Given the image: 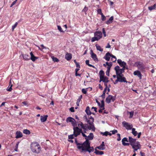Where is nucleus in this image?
Listing matches in <instances>:
<instances>
[{
	"label": "nucleus",
	"mask_w": 156,
	"mask_h": 156,
	"mask_svg": "<svg viewBox=\"0 0 156 156\" xmlns=\"http://www.w3.org/2000/svg\"><path fill=\"white\" fill-rule=\"evenodd\" d=\"M88 119L87 118V116L85 115L83 117V120L84 121L87 122L89 125H88V124H84L82 122L80 121L78 122V126L85 130L88 129L89 130H92L93 131H95V128L93 123L94 118L91 116H88Z\"/></svg>",
	"instance_id": "obj_1"
},
{
	"label": "nucleus",
	"mask_w": 156,
	"mask_h": 156,
	"mask_svg": "<svg viewBox=\"0 0 156 156\" xmlns=\"http://www.w3.org/2000/svg\"><path fill=\"white\" fill-rule=\"evenodd\" d=\"M90 141L87 140L80 145L78 146V149L81 150V152L87 151L90 153L94 151V148L93 147L90 146Z\"/></svg>",
	"instance_id": "obj_2"
},
{
	"label": "nucleus",
	"mask_w": 156,
	"mask_h": 156,
	"mask_svg": "<svg viewBox=\"0 0 156 156\" xmlns=\"http://www.w3.org/2000/svg\"><path fill=\"white\" fill-rule=\"evenodd\" d=\"M136 139H133L131 136L129 137V141L130 143V144L135 151H137L140 149L141 145L138 141L136 142Z\"/></svg>",
	"instance_id": "obj_3"
},
{
	"label": "nucleus",
	"mask_w": 156,
	"mask_h": 156,
	"mask_svg": "<svg viewBox=\"0 0 156 156\" xmlns=\"http://www.w3.org/2000/svg\"><path fill=\"white\" fill-rule=\"evenodd\" d=\"M30 148L31 151L36 153H39L41 151V147L37 142L32 143L31 144Z\"/></svg>",
	"instance_id": "obj_4"
},
{
	"label": "nucleus",
	"mask_w": 156,
	"mask_h": 156,
	"mask_svg": "<svg viewBox=\"0 0 156 156\" xmlns=\"http://www.w3.org/2000/svg\"><path fill=\"white\" fill-rule=\"evenodd\" d=\"M135 64L137 67L138 69L140 71H143L145 69V66L142 62L138 61L135 62Z\"/></svg>",
	"instance_id": "obj_5"
},
{
	"label": "nucleus",
	"mask_w": 156,
	"mask_h": 156,
	"mask_svg": "<svg viewBox=\"0 0 156 156\" xmlns=\"http://www.w3.org/2000/svg\"><path fill=\"white\" fill-rule=\"evenodd\" d=\"M73 129L74 135L75 137L80 135L81 133L82 132V129L79 128L77 126L74 127Z\"/></svg>",
	"instance_id": "obj_6"
},
{
	"label": "nucleus",
	"mask_w": 156,
	"mask_h": 156,
	"mask_svg": "<svg viewBox=\"0 0 156 156\" xmlns=\"http://www.w3.org/2000/svg\"><path fill=\"white\" fill-rule=\"evenodd\" d=\"M115 100V96H113L111 95H109L106 98L105 100V101L107 103L109 104L110 103L111 101L114 102Z\"/></svg>",
	"instance_id": "obj_7"
},
{
	"label": "nucleus",
	"mask_w": 156,
	"mask_h": 156,
	"mask_svg": "<svg viewBox=\"0 0 156 156\" xmlns=\"http://www.w3.org/2000/svg\"><path fill=\"white\" fill-rule=\"evenodd\" d=\"M67 122H71L72 126L74 127L77 126L76 122L74 119L71 117H68L66 119Z\"/></svg>",
	"instance_id": "obj_8"
},
{
	"label": "nucleus",
	"mask_w": 156,
	"mask_h": 156,
	"mask_svg": "<svg viewBox=\"0 0 156 156\" xmlns=\"http://www.w3.org/2000/svg\"><path fill=\"white\" fill-rule=\"evenodd\" d=\"M117 79H118L119 82L127 83V81H126V78L123 76V75H121L119 74L118 76H117Z\"/></svg>",
	"instance_id": "obj_9"
},
{
	"label": "nucleus",
	"mask_w": 156,
	"mask_h": 156,
	"mask_svg": "<svg viewBox=\"0 0 156 156\" xmlns=\"http://www.w3.org/2000/svg\"><path fill=\"white\" fill-rule=\"evenodd\" d=\"M122 124L123 126L126 128L127 130L131 129L133 126L132 125H130L129 123L125 121L122 122Z\"/></svg>",
	"instance_id": "obj_10"
},
{
	"label": "nucleus",
	"mask_w": 156,
	"mask_h": 156,
	"mask_svg": "<svg viewBox=\"0 0 156 156\" xmlns=\"http://www.w3.org/2000/svg\"><path fill=\"white\" fill-rule=\"evenodd\" d=\"M115 71L116 76L119 74L120 75H123L122 73L123 72L121 70L119 66H117L115 67Z\"/></svg>",
	"instance_id": "obj_11"
},
{
	"label": "nucleus",
	"mask_w": 156,
	"mask_h": 156,
	"mask_svg": "<svg viewBox=\"0 0 156 156\" xmlns=\"http://www.w3.org/2000/svg\"><path fill=\"white\" fill-rule=\"evenodd\" d=\"M90 54L91 55V57L93 58V59L94 61H98V60L97 57V56L94 53H93V51L92 50H90Z\"/></svg>",
	"instance_id": "obj_12"
},
{
	"label": "nucleus",
	"mask_w": 156,
	"mask_h": 156,
	"mask_svg": "<svg viewBox=\"0 0 156 156\" xmlns=\"http://www.w3.org/2000/svg\"><path fill=\"white\" fill-rule=\"evenodd\" d=\"M94 36L97 37L99 39H100L102 36V34L101 31H96L94 33Z\"/></svg>",
	"instance_id": "obj_13"
},
{
	"label": "nucleus",
	"mask_w": 156,
	"mask_h": 156,
	"mask_svg": "<svg viewBox=\"0 0 156 156\" xmlns=\"http://www.w3.org/2000/svg\"><path fill=\"white\" fill-rule=\"evenodd\" d=\"M133 74L135 76H137L140 80L142 79V74H141L140 71L139 70H136L134 71Z\"/></svg>",
	"instance_id": "obj_14"
},
{
	"label": "nucleus",
	"mask_w": 156,
	"mask_h": 156,
	"mask_svg": "<svg viewBox=\"0 0 156 156\" xmlns=\"http://www.w3.org/2000/svg\"><path fill=\"white\" fill-rule=\"evenodd\" d=\"M117 62L121 67H123V66H126V62L124 61H122V60L120 59H118L117 60Z\"/></svg>",
	"instance_id": "obj_15"
},
{
	"label": "nucleus",
	"mask_w": 156,
	"mask_h": 156,
	"mask_svg": "<svg viewBox=\"0 0 156 156\" xmlns=\"http://www.w3.org/2000/svg\"><path fill=\"white\" fill-rule=\"evenodd\" d=\"M30 55L31 56L30 59L33 62L35 61L38 58V57H36L34 55L32 52H31L30 53Z\"/></svg>",
	"instance_id": "obj_16"
},
{
	"label": "nucleus",
	"mask_w": 156,
	"mask_h": 156,
	"mask_svg": "<svg viewBox=\"0 0 156 156\" xmlns=\"http://www.w3.org/2000/svg\"><path fill=\"white\" fill-rule=\"evenodd\" d=\"M111 54L109 52H107L104 57L105 58L106 61H109L111 57Z\"/></svg>",
	"instance_id": "obj_17"
},
{
	"label": "nucleus",
	"mask_w": 156,
	"mask_h": 156,
	"mask_svg": "<svg viewBox=\"0 0 156 156\" xmlns=\"http://www.w3.org/2000/svg\"><path fill=\"white\" fill-rule=\"evenodd\" d=\"M16 138L17 139L21 138L23 136L22 133L19 131H17L16 132Z\"/></svg>",
	"instance_id": "obj_18"
},
{
	"label": "nucleus",
	"mask_w": 156,
	"mask_h": 156,
	"mask_svg": "<svg viewBox=\"0 0 156 156\" xmlns=\"http://www.w3.org/2000/svg\"><path fill=\"white\" fill-rule=\"evenodd\" d=\"M94 135L93 133H90L89 135L87 136V138H85V139L86 140H87L88 141H89V140H91L93 139L94 138Z\"/></svg>",
	"instance_id": "obj_19"
},
{
	"label": "nucleus",
	"mask_w": 156,
	"mask_h": 156,
	"mask_svg": "<svg viewBox=\"0 0 156 156\" xmlns=\"http://www.w3.org/2000/svg\"><path fill=\"white\" fill-rule=\"evenodd\" d=\"M48 116L47 115L41 116L40 120L41 122H45L47 119Z\"/></svg>",
	"instance_id": "obj_20"
},
{
	"label": "nucleus",
	"mask_w": 156,
	"mask_h": 156,
	"mask_svg": "<svg viewBox=\"0 0 156 156\" xmlns=\"http://www.w3.org/2000/svg\"><path fill=\"white\" fill-rule=\"evenodd\" d=\"M65 58L68 61L70 60L72 58V55L71 53L67 52L65 55Z\"/></svg>",
	"instance_id": "obj_21"
},
{
	"label": "nucleus",
	"mask_w": 156,
	"mask_h": 156,
	"mask_svg": "<svg viewBox=\"0 0 156 156\" xmlns=\"http://www.w3.org/2000/svg\"><path fill=\"white\" fill-rule=\"evenodd\" d=\"M85 111L87 114L88 115L87 117L88 119V116H90V115L91 114V112L90 111V107L89 106H87Z\"/></svg>",
	"instance_id": "obj_22"
},
{
	"label": "nucleus",
	"mask_w": 156,
	"mask_h": 156,
	"mask_svg": "<svg viewBox=\"0 0 156 156\" xmlns=\"http://www.w3.org/2000/svg\"><path fill=\"white\" fill-rule=\"evenodd\" d=\"M96 148H98V149L100 150H104L105 149V145L104 144V142H102L101 145L98 147H97Z\"/></svg>",
	"instance_id": "obj_23"
},
{
	"label": "nucleus",
	"mask_w": 156,
	"mask_h": 156,
	"mask_svg": "<svg viewBox=\"0 0 156 156\" xmlns=\"http://www.w3.org/2000/svg\"><path fill=\"white\" fill-rule=\"evenodd\" d=\"M12 83L11 80H10L9 82V85L7 88L6 90L9 91H11L12 90Z\"/></svg>",
	"instance_id": "obj_24"
},
{
	"label": "nucleus",
	"mask_w": 156,
	"mask_h": 156,
	"mask_svg": "<svg viewBox=\"0 0 156 156\" xmlns=\"http://www.w3.org/2000/svg\"><path fill=\"white\" fill-rule=\"evenodd\" d=\"M22 55L25 60L27 61L30 59V56L28 55L22 54Z\"/></svg>",
	"instance_id": "obj_25"
},
{
	"label": "nucleus",
	"mask_w": 156,
	"mask_h": 156,
	"mask_svg": "<svg viewBox=\"0 0 156 156\" xmlns=\"http://www.w3.org/2000/svg\"><path fill=\"white\" fill-rule=\"evenodd\" d=\"M94 153L97 154L99 155H102L104 154L103 151L98 150L96 149V148H95Z\"/></svg>",
	"instance_id": "obj_26"
},
{
	"label": "nucleus",
	"mask_w": 156,
	"mask_h": 156,
	"mask_svg": "<svg viewBox=\"0 0 156 156\" xmlns=\"http://www.w3.org/2000/svg\"><path fill=\"white\" fill-rule=\"evenodd\" d=\"M101 134L102 135L106 136H107L108 135L111 136L112 135L111 133L108 131H106L105 132H101Z\"/></svg>",
	"instance_id": "obj_27"
},
{
	"label": "nucleus",
	"mask_w": 156,
	"mask_h": 156,
	"mask_svg": "<svg viewBox=\"0 0 156 156\" xmlns=\"http://www.w3.org/2000/svg\"><path fill=\"white\" fill-rule=\"evenodd\" d=\"M113 16H112L111 17H110V18L106 22V23L107 24H109L110 23H112V21L113 20Z\"/></svg>",
	"instance_id": "obj_28"
},
{
	"label": "nucleus",
	"mask_w": 156,
	"mask_h": 156,
	"mask_svg": "<svg viewBox=\"0 0 156 156\" xmlns=\"http://www.w3.org/2000/svg\"><path fill=\"white\" fill-rule=\"evenodd\" d=\"M106 79H107V77L105 76H104L100 79L99 82H100L102 81L103 82L105 83V82Z\"/></svg>",
	"instance_id": "obj_29"
},
{
	"label": "nucleus",
	"mask_w": 156,
	"mask_h": 156,
	"mask_svg": "<svg viewBox=\"0 0 156 156\" xmlns=\"http://www.w3.org/2000/svg\"><path fill=\"white\" fill-rule=\"evenodd\" d=\"M106 64L108 66L107 67V69H108V70H110V68L112 65V62H110V63H108V62H106Z\"/></svg>",
	"instance_id": "obj_30"
},
{
	"label": "nucleus",
	"mask_w": 156,
	"mask_h": 156,
	"mask_svg": "<svg viewBox=\"0 0 156 156\" xmlns=\"http://www.w3.org/2000/svg\"><path fill=\"white\" fill-rule=\"evenodd\" d=\"M95 46L97 49L98 50L100 51H103V49L101 48L100 45H98V44H96Z\"/></svg>",
	"instance_id": "obj_31"
},
{
	"label": "nucleus",
	"mask_w": 156,
	"mask_h": 156,
	"mask_svg": "<svg viewBox=\"0 0 156 156\" xmlns=\"http://www.w3.org/2000/svg\"><path fill=\"white\" fill-rule=\"evenodd\" d=\"M156 4H154L152 6H150L148 7V9L150 11H151V10H154V9H155V8H156Z\"/></svg>",
	"instance_id": "obj_32"
},
{
	"label": "nucleus",
	"mask_w": 156,
	"mask_h": 156,
	"mask_svg": "<svg viewBox=\"0 0 156 156\" xmlns=\"http://www.w3.org/2000/svg\"><path fill=\"white\" fill-rule=\"evenodd\" d=\"M105 73L104 71L102 70H101L99 72V75L100 76V79L101 78H102V77L104 76Z\"/></svg>",
	"instance_id": "obj_33"
},
{
	"label": "nucleus",
	"mask_w": 156,
	"mask_h": 156,
	"mask_svg": "<svg viewBox=\"0 0 156 156\" xmlns=\"http://www.w3.org/2000/svg\"><path fill=\"white\" fill-rule=\"evenodd\" d=\"M110 57H112V61H113V62H115L116 61V57L111 54Z\"/></svg>",
	"instance_id": "obj_34"
},
{
	"label": "nucleus",
	"mask_w": 156,
	"mask_h": 156,
	"mask_svg": "<svg viewBox=\"0 0 156 156\" xmlns=\"http://www.w3.org/2000/svg\"><path fill=\"white\" fill-rule=\"evenodd\" d=\"M86 64L87 65H88V66L90 67H91L94 68H95V67L91 64H89V60H87L86 61Z\"/></svg>",
	"instance_id": "obj_35"
},
{
	"label": "nucleus",
	"mask_w": 156,
	"mask_h": 156,
	"mask_svg": "<svg viewBox=\"0 0 156 156\" xmlns=\"http://www.w3.org/2000/svg\"><path fill=\"white\" fill-rule=\"evenodd\" d=\"M100 107V108H102V109H105L104 108V103L103 100H102L101 101V104H100V106H99Z\"/></svg>",
	"instance_id": "obj_36"
},
{
	"label": "nucleus",
	"mask_w": 156,
	"mask_h": 156,
	"mask_svg": "<svg viewBox=\"0 0 156 156\" xmlns=\"http://www.w3.org/2000/svg\"><path fill=\"white\" fill-rule=\"evenodd\" d=\"M23 132L24 133L27 135H29L30 133V131L27 129H24L23 130Z\"/></svg>",
	"instance_id": "obj_37"
},
{
	"label": "nucleus",
	"mask_w": 156,
	"mask_h": 156,
	"mask_svg": "<svg viewBox=\"0 0 156 156\" xmlns=\"http://www.w3.org/2000/svg\"><path fill=\"white\" fill-rule=\"evenodd\" d=\"M132 129V133L134 135V136H136L137 134V133L136 131H135V129L134 128H133Z\"/></svg>",
	"instance_id": "obj_38"
},
{
	"label": "nucleus",
	"mask_w": 156,
	"mask_h": 156,
	"mask_svg": "<svg viewBox=\"0 0 156 156\" xmlns=\"http://www.w3.org/2000/svg\"><path fill=\"white\" fill-rule=\"evenodd\" d=\"M99 39L96 36H94V37H93L91 39V41L92 42H94L95 41H98Z\"/></svg>",
	"instance_id": "obj_39"
},
{
	"label": "nucleus",
	"mask_w": 156,
	"mask_h": 156,
	"mask_svg": "<svg viewBox=\"0 0 156 156\" xmlns=\"http://www.w3.org/2000/svg\"><path fill=\"white\" fill-rule=\"evenodd\" d=\"M52 58L53 61H54V62H58L59 61L58 59L56 57H53Z\"/></svg>",
	"instance_id": "obj_40"
},
{
	"label": "nucleus",
	"mask_w": 156,
	"mask_h": 156,
	"mask_svg": "<svg viewBox=\"0 0 156 156\" xmlns=\"http://www.w3.org/2000/svg\"><path fill=\"white\" fill-rule=\"evenodd\" d=\"M18 23L17 22H16L15 24L12 26V31H13L14 29L16 27Z\"/></svg>",
	"instance_id": "obj_41"
},
{
	"label": "nucleus",
	"mask_w": 156,
	"mask_h": 156,
	"mask_svg": "<svg viewBox=\"0 0 156 156\" xmlns=\"http://www.w3.org/2000/svg\"><path fill=\"white\" fill-rule=\"evenodd\" d=\"M19 143H20L19 142H17V143H16V145L14 149V150L15 151H18V147L19 144Z\"/></svg>",
	"instance_id": "obj_42"
},
{
	"label": "nucleus",
	"mask_w": 156,
	"mask_h": 156,
	"mask_svg": "<svg viewBox=\"0 0 156 156\" xmlns=\"http://www.w3.org/2000/svg\"><path fill=\"white\" fill-rule=\"evenodd\" d=\"M58 29V30L61 32H63L64 31L62 30V28L60 26L58 25L57 26Z\"/></svg>",
	"instance_id": "obj_43"
},
{
	"label": "nucleus",
	"mask_w": 156,
	"mask_h": 156,
	"mask_svg": "<svg viewBox=\"0 0 156 156\" xmlns=\"http://www.w3.org/2000/svg\"><path fill=\"white\" fill-rule=\"evenodd\" d=\"M101 15L102 20L103 21L105 20H106L105 16L103 15V14H101Z\"/></svg>",
	"instance_id": "obj_44"
},
{
	"label": "nucleus",
	"mask_w": 156,
	"mask_h": 156,
	"mask_svg": "<svg viewBox=\"0 0 156 156\" xmlns=\"http://www.w3.org/2000/svg\"><path fill=\"white\" fill-rule=\"evenodd\" d=\"M122 143H125V142H128L127 138L126 137H124V138L122 140Z\"/></svg>",
	"instance_id": "obj_45"
},
{
	"label": "nucleus",
	"mask_w": 156,
	"mask_h": 156,
	"mask_svg": "<svg viewBox=\"0 0 156 156\" xmlns=\"http://www.w3.org/2000/svg\"><path fill=\"white\" fill-rule=\"evenodd\" d=\"M102 32L104 34V36L105 37H106V33L105 31V28H103L102 29Z\"/></svg>",
	"instance_id": "obj_46"
},
{
	"label": "nucleus",
	"mask_w": 156,
	"mask_h": 156,
	"mask_svg": "<svg viewBox=\"0 0 156 156\" xmlns=\"http://www.w3.org/2000/svg\"><path fill=\"white\" fill-rule=\"evenodd\" d=\"M97 13L98 14L101 15V14H103L101 12V9H98L97 11Z\"/></svg>",
	"instance_id": "obj_47"
},
{
	"label": "nucleus",
	"mask_w": 156,
	"mask_h": 156,
	"mask_svg": "<svg viewBox=\"0 0 156 156\" xmlns=\"http://www.w3.org/2000/svg\"><path fill=\"white\" fill-rule=\"evenodd\" d=\"M75 143L77 145V147L78 148V146H80L81 145V144L80 143H78L77 142V140L76 138L75 139Z\"/></svg>",
	"instance_id": "obj_48"
},
{
	"label": "nucleus",
	"mask_w": 156,
	"mask_h": 156,
	"mask_svg": "<svg viewBox=\"0 0 156 156\" xmlns=\"http://www.w3.org/2000/svg\"><path fill=\"white\" fill-rule=\"evenodd\" d=\"M22 104H23L24 105L26 106H28V103L27 101H24L22 102Z\"/></svg>",
	"instance_id": "obj_49"
},
{
	"label": "nucleus",
	"mask_w": 156,
	"mask_h": 156,
	"mask_svg": "<svg viewBox=\"0 0 156 156\" xmlns=\"http://www.w3.org/2000/svg\"><path fill=\"white\" fill-rule=\"evenodd\" d=\"M74 136V134H73L70 135L68 136V138L69 139H73L74 138L73 136Z\"/></svg>",
	"instance_id": "obj_50"
},
{
	"label": "nucleus",
	"mask_w": 156,
	"mask_h": 156,
	"mask_svg": "<svg viewBox=\"0 0 156 156\" xmlns=\"http://www.w3.org/2000/svg\"><path fill=\"white\" fill-rule=\"evenodd\" d=\"M117 135L118 136V138H117V140L118 141H119L121 140L120 135V134H119V133H118V134H117Z\"/></svg>",
	"instance_id": "obj_51"
},
{
	"label": "nucleus",
	"mask_w": 156,
	"mask_h": 156,
	"mask_svg": "<svg viewBox=\"0 0 156 156\" xmlns=\"http://www.w3.org/2000/svg\"><path fill=\"white\" fill-rule=\"evenodd\" d=\"M133 114V112L132 111L129 112V118H132Z\"/></svg>",
	"instance_id": "obj_52"
},
{
	"label": "nucleus",
	"mask_w": 156,
	"mask_h": 156,
	"mask_svg": "<svg viewBox=\"0 0 156 156\" xmlns=\"http://www.w3.org/2000/svg\"><path fill=\"white\" fill-rule=\"evenodd\" d=\"M82 93L84 94H87V91L85 89H83L82 90Z\"/></svg>",
	"instance_id": "obj_53"
},
{
	"label": "nucleus",
	"mask_w": 156,
	"mask_h": 156,
	"mask_svg": "<svg viewBox=\"0 0 156 156\" xmlns=\"http://www.w3.org/2000/svg\"><path fill=\"white\" fill-rule=\"evenodd\" d=\"M111 132H112V134H115L116 133H117L118 131L117 130L114 129L113 130H112V131H111Z\"/></svg>",
	"instance_id": "obj_54"
},
{
	"label": "nucleus",
	"mask_w": 156,
	"mask_h": 156,
	"mask_svg": "<svg viewBox=\"0 0 156 156\" xmlns=\"http://www.w3.org/2000/svg\"><path fill=\"white\" fill-rule=\"evenodd\" d=\"M122 69H120L123 72V73H124L125 72L124 70L126 69V66H123V67H122Z\"/></svg>",
	"instance_id": "obj_55"
},
{
	"label": "nucleus",
	"mask_w": 156,
	"mask_h": 156,
	"mask_svg": "<svg viewBox=\"0 0 156 156\" xmlns=\"http://www.w3.org/2000/svg\"><path fill=\"white\" fill-rule=\"evenodd\" d=\"M81 100V98H79L77 99V101L76 103V105L77 106H79V103Z\"/></svg>",
	"instance_id": "obj_56"
},
{
	"label": "nucleus",
	"mask_w": 156,
	"mask_h": 156,
	"mask_svg": "<svg viewBox=\"0 0 156 156\" xmlns=\"http://www.w3.org/2000/svg\"><path fill=\"white\" fill-rule=\"evenodd\" d=\"M17 0H16L15 1H14L12 3V4L10 6V7H12V6L15 5L16 2Z\"/></svg>",
	"instance_id": "obj_57"
},
{
	"label": "nucleus",
	"mask_w": 156,
	"mask_h": 156,
	"mask_svg": "<svg viewBox=\"0 0 156 156\" xmlns=\"http://www.w3.org/2000/svg\"><path fill=\"white\" fill-rule=\"evenodd\" d=\"M69 110L72 112H74L75 111L74 110V108L73 107H72L70 108Z\"/></svg>",
	"instance_id": "obj_58"
},
{
	"label": "nucleus",
	"mask_w": 156,
	"mask_h": 156,
	"mask_svg": "<svg viewBox=\"0 0 156 156\" xmlns=\"http://www.w3.org/2000/svg\"><path fill=\"white\" fill-rule=\"evenodd\" d=\"M88 10V8L87 7H85L82 10V12H86Z\"/></svg>",
	"instance_id": "obj_59"
},
{
	"label": "nucleus",
	"mask_w": 156,
	"mask_h": 156,
	"mask_svg": "<svg viewBox=\"0 0 156 156\" xmlns=\"http://www.w3.org/2000/svg\"><path fill=\"white\" fill-rule=\"evenodd\" d=\"M122 144L124 146H129V144L128 143H122Z\"/></svg>",
	"instance_id": "obj_60"
},
{
	"label": "nucleus",
	"mask_w": 156,
	"mask_h": 156,
	"mask_svg": "<svg viewBox=\"0 0 156 156\" xmlns=\"http://www.w3.org/2000/svg\"><path fill=\"white\" fill-rule=\"evenodd\" d=\"M101 97L103 99H104L105 97V93H103L101 95Z\"/></svg>",
	"instance_id": "obj_61"
},
{
	"label": "nucleus",
	"mask_w": 156,
	"mask_h": 156,
	"mask_svg": "<svg viewBox=\"0 0 156 156\" xmlns=\"http://www.w3.org/2000/svg\"><path fill=\"white\" fill-rule=\"evenodd\" d=\"M76 67H77L78 68H80V65L79 63L77 62V63H76Z\"/></svg>",
	"instance_id": "obj_62"
},
{
	"label": "nucleus",
	"mask_w": 156,
	"mask_h": 156,
	"mask_svg": "<svg viewBox=\"0 0 156 156\" xmlns=\"http://www.w3.org/2000/svg\"><path fill=\"white\" fill-rule=\"evenodd\" d=\"M110 70H108V69H107L106 72V75L108 76H109V73Z\"/></svg>",
	"instance_id": "obj_63"
},
{
	"label": "nucleus",
	"mask_w": 156,
	"mask_h": 156,
	"mask_svg": "<svg viewBox=\"0 0 156 156\" xmlns=\"http://www.w3.org/2000/svg\"><path fill=\"white\" fill-rule=\"evenodd\" d=\"M91 109H94V110L95 112H97V108L96 107H92L91 108Z\"/></svg>",
	"instance_id": "obj_64"
}]
</instances>
